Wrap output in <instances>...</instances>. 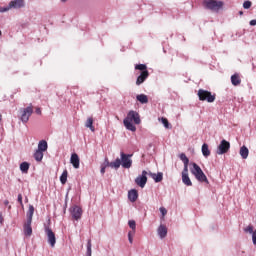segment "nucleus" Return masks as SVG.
<instances>
[{"mask_svg":"<svg viewBox=\"0 0 256 256\" xmlns=\"http://www.w3.org/2000/svg\"><path fill=\"white\" fill-rule=\"evenodd\" d=\"M133 154H125L124 152H120V158H116L113 162H107V165L112 169H119V167H123V169H131L133 165V160L131 159Z\"/></svg>","mask_w":256,"mask_h":256,"instance_id":"f257e3e1","label":"nucleus"},{"mask_svg":"<svg viewBox=\"0 0 256 256\" xmlns=\"http://www.w3.org/2000/svg\"><path fill=\"white\" fill-rule=\"evenodd\" d=\"M133 122L135 123V125H140L141 124V116L137 113V111L130 110L128 112L126 118L123 121L124 127H126V129L128 131H132V132L137 131V127H135Z\"/></svg>","mask_w":256,"mask_h":256,"instance_id":"f03ea898","label":"nucleus"},{"mask_svg":"<svg viewBox=\"0 0 256 256\" xmlns=\"http://www.w3.org/2000/svg\"><path fill=\"white\" fill-rule=\"evenodd\" d=\"M192 167L193 168L191 169V173L193 176L196 177L197 181H200V183L208 184L209 180L207 179V176L205 175L201 167L197 165V163H192Z\"/></svg>","mask_w":256,"mask_h":256,"instance_id":"7ed1b4c3","label":"nucleus"},{"mask_svg":"<svg viewBox=\"0 0 256 256\" xmlns=\"http://www.w3.org/2000/svg\"><path fill=\"white\" fill-rule=\"evenodd\" d=\"M203 4L205 9H209V11H214L216 13L223 9V1L204 0Z\"/></svg>","mask_w":256,"mask_h":256,"instance_id":"20e7f679","label":"nucleus"},{"mask_svg":"<svg viewBox=\"0 0 256 256\" xmlns=\"http://www.w3.org/2000/svg\"><path fill=\"white\" fill-rule=\"evenodd\" d=\"M198 97L200 101H207V103H213L215 101V95L211 92L203 89L198 90Z\"/></svg>","mask_w":256,"mask_h":256,"instance_id":"39448f33","label":"nucleus"},{"mask_svg":"<svg viewBox=\"0 0 256 256\" xmlns=\"http://www.w3.org/2000/svg\"><path fill=\"white\" fill-rule=\"evenodd\" d=\"M229 149H231V143L229 141L223 139L221 140L220 144L218 145L216 149L217 155H225V153L229 152Z\"/></svg>","mask_w":256,"mask_h":256,"instance_id":"423d86ee","label":"nucleus"},{"mask_svg":"<svg viewBox=\"0 0 256 256\" xmlns=\"http://www.w3.org/2000/svg\"><path fill=\"white\" fill-rule=\"evenodd\" d=\"M44 231L48 239V243L51 247H55L57 243V238L55 237V232L49 228L47 224L44 225Z\"/></svg>","mask_w":256,"mask_h":256,"instance_id":"0eeeda50","label":"nucleus"},{"mask_svg":"<svg viewBox=\"0 0 256 256\" xmlns=\"http://www.w3.org/2000/svg\"><path fill=\"white\" fill-rule=\"evenodd\" d=\"M70 214L74 221H79V219H81V217L83 216V209H81V207L77 205H74L70 207Z\"/></svg>","mask_w":256,"mask_h":256,"instance_id":"6e6552de","label":"nucleus"},{"mask_svg":"<svg viewBox=\"0 0 256 256\" xmlns=\"http://www.w3.org/2000/svg\"><path fill=\"white\" fill-rule=\"evenodd\" d=\"M21 117L20 120L22 123H27L29 121V117L33 115V108L31 106H28L21 110Z\"/></svg>","mask_w":256,"mask_h":256,"instance_id":"1a4fd4ad","label":"nucleus"},{"mask_svg":"<svg viewBox=\"0 0 256 256\" xmlns=\"http://www.w3.org/2000/svg\"><path fill=\"white\" fill-rule=\"evenodd\" d=\"M135 183L136 185H138V187H141V189H143L145 185H147V171L143 170L142 174L136 177Z\"/></svg>","mask_w":256,"mask_h":256,"instance_id":"9d476101","label":"nucleus"},{"mask_svg":"<svg viewBox=\"0 0 256 256\" xmlns=\"http://www.w3.org/2000/svg\"><path fill=\"white\" fill-rule=\"evenodd\" d=\"M9 4L11 9H23L25 7V0H12Z\"/></svg>","mask_w":256,"mask_h":256,"instance_id":"9b49d317","label":"nucleus"},{"mask_svg":"<svg viewBox=\"0 0 256 256\" xmlns=\"http://www.w3.org/2000/svg\"><path fill=\"white\" fill-rule=\"evenodd\" d=\"M149 77V71H144L141 72L140 75L137 77L136 79V85H143V83H145V81H147Z\"/></svg>","mask_w":256,"mask_h":256,"instance_id":"f8f14e48","label":"nucleus"},{"mask_svg":"<svg viewBox=\"0 0 256 256\" xmlns=\"http://www.w3.org/2000/svg\"><path fill=\"white\" fill-rule=\"evenodd\" d=\"M31 223L33 222L26 220L23 226L24 235L26 237H31V235H33V228L31 227Z\"/></svg>","mask_w":256,"mask_h":256,"instance_id":"ddd939ff","label":"nucleus"},{"mask_svg":"<svg viewBox=\"0 0 256 256\" xmlns=\"http://www.w3.org/2000/svg\"><path fill=\"white\" fill-rule=\"evenodd\" d=\"M70 163L74 167V169H79L80 159L77 153H73L70 157Z\"/></svg>","mask_w":256,"mask_h":256,"instance_id":"4468645a","label":"nucleus"},{"mask_svg":"<svg viewBox=\"0 0 256 256\" xmlns=\"http://www.w3.org/2000/svg\"><path fill=\"white\" fill-rule=\"evenodd\" d=\"M157 233L160 239H165V237H167V226L160 224Z\"/></svg>","mask_w":256,"mask_h":256,"instance_id":"2eb2a0df","label":"nucleus"},{"mask_svg":"<svg viewBox=\"0 0 256 256\" xmlns=\"http://www.w3.org/2000/svg\"><path fill=\"white\" fill-rule=\"evenodd\" d=\"M139 198V192H137L136 189H132L128 192V199L131 201V203H135L137 199Z\"/></svg>","mask_w":256,"mask_h":256,"instance_id":"dca6fc26","label":"nucleus"},{"mask_svg":"<svg viewBox=\"0 0 256 256\" xmlns=\"http://www.w3.org/2000/svg\"><path fill=\"white\" fill-rule=\"evenodd\" d=\"M150 177L155 181V183H161L163 181V173L158 172L157 174L150 172L149 173Z\"/></svg>","mask_w":256,"mask_h":256,"instance_id":"f3484780","label":"nucleus"},{"mask_svg":"<svg viewBox=\"0 0 256 256\" xmlns=\"http://www.w3.org/2000/svg\"><path fill=\"white\" fill-rule=\"evenodd\" d=\"M231 83L232 85H234V87L241 85V77L239 76V74L236 73L231 76Z\"/></svg>","mask_w":256,"mask_h":256,"instance_id":"a211bd4d","label":"nucleus"},{"mask_svg":"<svg viewBox=\"0 0 256 256\" xmlns=\"http://www.w3.org/2000/svg\"><path fill=\"white\" fill-rule=\"evenodd\" d=\"M137 101L141 103L142 105H146V103H149V98L145 94H139L136 96Z\"/></svg>","mask_w":256,"mask_h":256,"instance_id":"6ab92c4d","label":"nucleus"},{"mask_svg":"<svg viewBox=\"0 0 256 256\" xmlns=\"http://www.w3.org/2000/svg\"><path fill=\"white\" fill-rule=\"evenodd\" d=\"M35 213V207L33 205H29L28 212H27V220L33 222V214Z\"/></svg>","mask_w":256,"mask_h":256,"instance_id":"aec40b11","label":"nucleus"},{"mask_svg":"<svg viewBox=\"0 0 256 256\" xmlns=\"http://www.w3.org/2000/svg\"><path fill=\"white\" fill-rule=\"evenodd\" d=\"M48 149V144L46 140H41L38 143V151H42V153H44V151H47Z\"/></svg>","mask_w":256,"mask_h":256,"instance_id":"412c9836","label":"nucleus"},{"mask_svg":"<svg viewBox=\"0 0 256 256\" xmlns=\"http://www.w3.org/2000/svg\"><path fill=\"white\" fill-rule=\"evenodd\" d=\"M202 155L204 157H209V155H211V150H209V144L204 143L202 145Z\"/></svg>","mask_w":256,"mask_h":256,"instance_id":"4be33fe9","label":"nucleus"},{"mask_svg":"<svg viewBox=\"0 0 256 256\" xmlns=\"http://www.w3.org/2000/svg\"><path fill=\"white\" fill-rule=\"evenodd\" d=\"M240 155L242 159H247V157H249V148H247V146H242L240 148Z\"/></svg>","mask_w":256,"mask_h":256,"instance_id":"5701e85b","label":"nucleus"},{"mask_svg":"<svg viewBox=\"0 0 256 256\" xmlns=\"http://www.w3.org/2000/svg\"><path fill=\"white\" fill-rule=\"evenodd\" d=\"M29 167H31V164H29V162H22L20 164V171L22 173H29Z\"/></svg>","mask_w":256,"mask_h":256,"instance_id":"b1692460","label":"nucleus"},{"mask_svg":"<svg viewBox=\"0 0 256 256\" xmlns=\"http://www.w3.org/2000/svg\"><path fill=\"white\" fill-rule=\"evenodd\" d=\"M182 183L186 185L187 187H191L193 185V182H191V178H189V174L182 175Z\"/></svg>","mask_w":256,"mask_h":256,"instance_id":"393cba45","label":"nucleus"},{"mask_svg":"<svg viewBox=\"0 0 256 256\" xmlns=\"http://www.w3.org/2000/svg\"><path fill=\"white\" fill-rule=\"evenodd\" d=\"M85 127H87L88 129H90V131H92V133H94L95 131V127L93 126V118H88L86 123H85Z\"/></svg>","mask_w":256,"mask_h":256,"instance_id":"a878e982","label":"nucleus"},{"mask_svg":"<svg viewBox=\"0 0 256 256\" xmlns=\"http://www.w3.org/2000/svg\"><path fill=\"white\" fill-rule=\"evenodd\" d=\"M35 161H43V152L41 150H36L34 153Z\"/></svg>","mask_w":256,"mask_h":256,"instance_id":"bb28decb","label":"nucleus"},{"mask_svg":"<svg viewBox=\"0 0 256 256\" xmlns=\"http://www.w3.org/2000/svg\"><path fill=\"white\" fill-rule=\"evenodd\" d=\"M67 175H68L67 170H64L60 176V182L62 183V185H65V183H67Z\"/></svg>","mask_w":256,"mask_h":256,"instance_id":"cd10ccee","label":"nucleus"},{"mask_svg":"<svg viewBox=\"0 0 256 256\" xmlns=\"http://www.w3.org/2000/svg\"><path fill=\"white\" fill-rule=\"evenodd\" d=\"M135 69L141 71V73H143L144 71H149L147 70V65L145 64H136Z\"/></svg>","mask_w":256,"mask_h":256,"instance_id":"c85d7f7f","label":"nucleus"},{"mask_svg":"<svg viewBox=\"0 0 256 256\" xmlns=\"http://www.w3.org/2000/svg\"><path fill=\"white\" fill-rule=\"evenodd\" d=\"M179 159H181L184 165H189V158H187V155H185V153H181L179 155Z\"/></svg>","mask_w":256,"mask_h":256,"instance_id":"c756f323","label":"nucleus"},{"mask_svg":"<svg viewBox=\"0 0 256 256\" xmlns=\"http://www.w3.org/2000/svg\"><path fill=\"white\" fill-rule=\"evenodd\" d=\"M128 225H129L130 229H132L133 233H135V229H137V224H136L135 220H129Z\"/></svg>","mask_w":256,"mask_h":256,"instance_id":"7c9ffc66","label":"nucleus"},{"mask_svg":"<svg viewBox=\"0 0 256 256\" xmlns=\"http://www.w3.org/2000/svg\"><path fill=\"white\" fill-rule=\"evenodd\" d=\"M7 11H11V4L0 6V13H7Z\"/></svg>","mask_w":256,"mask_h":256,"instance_id":"2f4dec72","label":"nucleus"},{"mask_svg":"<svg viewBox=\"0 0 256 256\" xmlns=\"http://www.w3.org/2000/svg\"><path fill=\"white\" fill-rule=\"evenodd\" d=\"M91 247H92L91 240H88L87 241L86 256H91V253H92Z\"/></svg>","mask_w":256,"mask_h":256,"instance_id":"473e14b6","label":"nucleus"},{"mask_svg":"<svg viewBox=\"0 0 256 256\" xmlns=\"http://www.w3.org/2000/svg\"><path fill=\"white\" fill-rule=\"evenodd\" d=\"M107 163H109V161L106 160L104 165L101 166V169H100L101 175H105V169H107V167H109V165H107Z\"/></svg>","mask_w":256,"mask_h":256,"instance_id":"72a5a7b5","label":"nucleus"},{"mask_svg":"<svg viewBox=\"0 0 256 256\" xmlns=\"http://www.w3.org/2000/svg\"><path fill=\"white\" fill-rule=\"evenodd\" d=\"M245 233H250V235H253L255 233V230H253V226L249 225L246 228H244Z\"/></svg>","mask_w":256,"mask_h":256,"instance_id":"f704fd0d","label":"nucleus"},{"mask_svg":"<svg viewBox=\"0 0 256 256\" xmlns=\"http://www.w3.org/2000/svg\"><path fill=\"white\" fill-rule=\"evenodd\" d=\"M251 5H253V3L251 1H249V0H246L243 3V8L244 9H251Z\"/></svg>","mask_w":256,"mask_h":256,"instance_id":"c9c22d12","label":"nucleus"},{"mask_svg":"<svg viewBox=\"0 0 256 256\" xmlns=\"http://www.w3.org/2000/svg\"><path fill=\"white\" fill-rule=\"evenodd\" d=\"M161 123L166 129H169V120H167V118H161Z\"/></svg>","mask_w":256,"mask_h":256,"instance_id":"e433bc0d","label":"nucleus"},{"mask_svg":"<svg viewBox=\"0 0 256 256\" xmlns=\"http://www.w3.org/2000/svg\"><path fill=\"white\" fill-rule=\"evenodd\" d=\"M182 175H189V164H184Z\"/></svg>","mask_w":256,"mask_h":256,"instance_id":"4c0bfd02","label":"nucleus"},{"mask_svg":"<svg viewBox=\"0 0 256 256\" xmlns=\"http://www.w3.org/2000/svg\"><path fill=\"white\" fill-rule=\"evenodd\" d=\"M160 213L162 217H165V215H167V209H165V207H160Z\"/></svg>","mask_w":256,"mask_h":256,"instance_id":"58836bf2","label":"nucleus"},{"mask_svg":"<svg viewBox=\"0 0 256 256\" xmlns=\"http://www.w3.org/2000/svg\"><path fill=\"white\" fill-rule=\"evenodd\" d=\"M128 241L133 244V234L131 232H128Z\"/></svg>","mask_w":256,"mask_h":256,"instance_id":"ea45409f","label":"nucleus"},{"mask_svg":"<svg viewBox=\"0 0 256 256\" xmlns=\"http://www.w3.org/2000/svg\"><path fill=\"white\" fill-rule=\"evenodd\" d=\"M18 202L23 205V196L21 194L18 195Z\"/></svg>","mask_w":256,"mask_h":256,"instance_id":"a19ab883","label":"nucleus"},{"mask_svg":"<svg viewBox=\"0 0 256 256\" xmlns=\"http://www.w3.org/2000/svg\"><path fill=\"white\" fill-rule=\"evenodd\" d=\"M249 25H251V27H255L256 25V19H253L249 22Z\"/></svg>","mask_w":256,"mask_h":256,"instance_id":"79ce46f5","label":"nucleus"},{"mask_svg":"<svg viewBox=\"0 0 256 256\" xmlns=\"http://www.w3.org/2000/svg\"><path fill=\"white\" fill-rule=\"evenodd\" d=\"M36 113H37V115H41V108H37Z\"/></svg>","mask_w":256,"mask_h":256,"instance_id":"37998d69","label":"nucleus"},{"mask_svg":"<svg viewBox=\"0 0 256 256\" xmlns=\"http://www.w3.org/2000/svg\"><path fill=\"white\" fill-rule=\"evenodd\" d=\"M0 223H3V216L0 214Z\"/></svg>","mask_w":256,"mask_h":256,"instance_id":"c03bdc74","label":"nucleus"},{"mask_svg":"<svg viewBox=\"0 0 256 256\" xmlns=\"http://www.w3.org/2000/svg\"><path fill=\"white\" fill-rule=\"evenodd\" d=\"M4 205H9V200L4 201Z\"/></svg>","mask_w":256,"mask_h":256,"instance_id":"a18cd8bd","label":"nucleus"},{"mask_svg":"<svg viewBox=\"0 0 256 256\" xmlns=\"http://www.w3.org/2000/svg\"><path fill=\"white\" fill-rule=\"evenodd\" d=\"M62 3H66L67 0H60Z\"/></svg>","mask_w":256,"mask_h":256,"instance_id":"49530a36","label":"nucleus"},{"mask_svg":"<svg viewBox=\"0 0 256 256\" xmlns=\"http://www.w3.org/2000/svg\"><path fill=\"white\" fill-rule=\"evenodd\" d=\"M239 15H243V11H239Z\"/></svg>","mask_w":256,"mask_h":256,"instance_id":"de8ad7c7","label":"nucleus"},{"mask_svg":"<svg viewBox=\"0 0 256 256\" xmlns=\"http://www.w3.org/2000/svg\"><path fill=\"white\" fill-rule=\"evenodd\" d=\"M1 35H3V32H1V30H0V37H1Z\"/></svg>","mask_w":256,"mask_h":256,"instance_id":"09e8293b","label":"nucleus"},{"mask_svg":"<svg viewBox=\"0 0 256 256\" xmlns=\"http://www.w3.org/2000/svg\"><path fill=\"white\" fill-rule=\"evenodd\" d=\"M2 120V116H1V114H0V121Z\"/></svg>","mask_w":256,"mask_h":256,"instance_id":"8fccbe9b","label":"nucleus"}]
</instances>
